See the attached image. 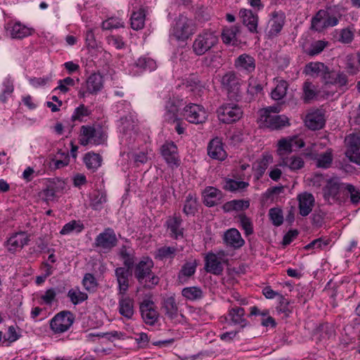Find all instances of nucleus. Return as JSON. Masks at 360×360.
Segmentation results:
<instances>
[{
  "label": "nucleus",
  "mask_w": 360,
  "mask_h": 360,
  "mask_svg": "<svg viewBox=\"0 0 360 360\" xmlns=\"http://www.w3.org/2000/svg\"><path fill=\"white\" fill-rule=\"evenodd\" d=\"M134 266V277L144 288L152 289L159 283L160 278L152 271L154 266L152 259L143 257Z\"/></svg>",
  "instance_id": "nucleus-1"
},
{
  "label": "nucleus",
  "mask_w": 360,
  "mask_h": 360,
  "mask_svg": "<svg viewBox=\"0 0 360 360\" xmlns=\"http://www.w3.org/2000/svg\"><path fill=\"white\" fill-rule=\"evenodd\" d=\"M218 41L214 31L204 30L195 38L192 45L193 51L196 56H202L215 46Z\"/></svg>",
  "instance_id": "nucleus-2"
},
{
  "label": "nucleus",
  "mask_w": 360,
  "mask_h": 360,
  "mask_svg": "<svg viewBox=\"0 0 360 360\" xmlns=\"http://www.w3.org/2000/svg\"><path fill=\"white\" fill-rule=\"evenodd\" d=\"M106 136L101 129H95L94 127L83 125L81 127L79 142L82 146L92 144L98 146L103 144Z\"/></svg>",
  "instance_id": "nucleus-3"
},
{
  "label": "nucleus",
  "mask_w": 360,
  "mask_h": 360,
  "mask_svg": "<svg viewBox=\"0 0 360 360\" xmlns=\"http://www.w3.org/2000/svg\"><path fill=\"white\" fill-rule=\"evenodd\" d=\"M103 77L99 72L91 74L82 84L78 91V96L84 98L89 94H97L103 88Z\"/></svg>",
  "instance_id": "nucleus-4"
},
{
  "label": "nucleus",
  "mask_w": 360,
  "mask_h": 360,
  "mask_svg": "<svg viewBox=\"0 0 360 360\" xmlns=\"http://www.w3.org/2000/svg\"><path fill=\"white\" fill-rule=\"evenodd\" d=\"M181 115L187 122L200 124L207 120V112L205 108L199 104L189 103L182 110Z\"/></svg>",
  "instance_id": "nucleus-5"
},
{
  "label": "nucleus",
  "mask_w": 360,
  "mask_h": 360,
  "mask_svg": "<svg viewBox=\"0 0 360 360\" xmlns=\"http://www.w3.org/2000/svg\"><path fill=\"white\" fill-rule=\"evenodd\" d=\"M219 120L225 124H231L238 121L243 116V111L236 103H224L217 110Z\"/></svg>",
  "instance_id": "nucleus-6"
},
{
  "label": "nucleus",
  "mask_w": 360,
  "mask_h": 360,
  "mask_svg": "<svg viewBox=\"0 0 360 360\" xmlns=\"http://www.w3.org/2000/svg\"><path fill=\"white\" fill-rule=\"evenodd\" d=\"M345 183L340 178L333 177L327 180L326 184L323 188V195L326 201L333 204L340 201V194L343 193Z\"/></svg>",
  "instance_id": "nucleus-7"
},
{
  "label": "nucleus",
  "mask_w": 360,
  "mask_h": 360,
  "mask_svg": "<svg viewBox=\"0 0 360 360\" xmlns=\"http://www.w3.org/2000/svg\"><path fill=\"white\" fill-rule=\"evenodd\" d=\"M221 84L227 91L231 100L238 101L240 98V79L233 72L226 73L221 79Z\"/></svg>",
  "instance_id": "nucleus-8"
},
{
  "label": "nucleus",
  "mask_w": 360,
  "mask_h": 360,
  "mask_svg": "<svg viewBox=\"0 0 360 360\" xmlns=\"http://www.w3.org/2000/svg\"><path fill=\"white\" fill-rule=\"evenodd\" d=\"M117 241L115 231L112 228H106L96 237L94 247L108 252L117 245Z\"/></svg>",
  "instance_id": "nucleus-9"
},
{
  "label": "nucleus",
  "mask_w": 360,
  "mask_h": 360,
  "mask_svg": "<svg viewBox=\"0 0 360 360\" xmlns=\"http://www.w3.org/2000/svg\"><path fill=\"white\" fill-rule=\"evenodd\" d=\"M72 313L63 311L57 314L50 322V328L54 333H63L67 331L74 322Z\"/></svg>",
  "instance_id": "nucleus-10"
},
{
  "label": "nucleus",
  "mask_w": 360,
  "mask_h": 360,
  "mask_svg": "<svg viewBox=\"0 0 360 360\" xmlns=\"http://www.w3.org/2000/svg\"><path fill=\"white\" fill-rule=\"evenodd\" d=\"M323 82L325 85H334L343 91L348 89L349 81L347 75L344 72L328 69L323 76Z\"/></svg>",
  "instance_id": "nucleus-11"
},
{
  "label": "nucleus",
  "mask_w": 360,
  "mask_h": 360,
  "mask_svg": "<svg viewBox=\"0 0 360 360\" xmlns=\"http://www.w3.org/2000/svg\"><path fill=\"white\" fill-rule=\"evenodd\" d=\"M304 141L297 136L283 138L278 142L277 152L281 157H283L290 153L294 150V148H300L304 147Z\"/></svg>",
  "instance_id": "nucleus-12"
},
{
  "label": "nucleus",
  "mask_w": 360,
  "mask_h": 360,
  "mask_svg": "<svg viewBox=\"0 0 360 360\" xmlns=\"http://www.w3.org/2000/svg\"><path fill=\"white\" fill-rule=\"evenodd\" d=\"M183 219L179 215L174 214L166 221L167 231L170 238L178 240L184 236V229L182 226Z\"/></svg>",
  "instance_id": "nucleus-13"
},
{
  "label": "nucleus",
  "mask_w": 360,
  "mask_h": 360,
  "mask_svg": "<svg viewBox=\"0 0 360 360\" xmlns=\"http://www.w3.org/2000/svg\"><path fill=\"white\" fill-rule=\"evenodd\" d=\"M193 22L184 16H179L173 29V34L178 39H185L193 32Z\"/></svg>",
  "instance_id": "nucleus-14"
},
{
  "label": "nucleus",
  "mask_w": 360,
  "mask_h": 360,
  "mask_svg": "<svg viewBox=\"0 0 360 360\" xmlns=\"http://www.w3.org/2000/svg\"><path fill=\"white\" fill-rule=\"evenodd\" d=\"M161 155L169 167L179 165L177 146L174 142L165 143L161 147Z\"/></svg>",
  "instance_id": "nucleus-15"
},
{
  "label": "nucleus",
  "mask_w": 360,
  "mask_h": 360,
  "mask_svg": "<svg viewBox=\"0 0 360 360\" xmlns=\"http://www.w3.org/2000/svg\"><path fill=\"white\" fill-rule=\"evenodd\" d=\"M141 316L146 324L153 325L158 319L155 303L150 300H144L140 304Z\"/></svg>",
  "instance_id": "nucleus-16"
},
{
  "label": "nucleus",
  "mask_w": 360,
  "mask_h": 360,
  "mask_svg": "<svg viewBox=\"0 0 360 360\" xmlns=\"http://www.w3.org/2000/svg\"><path fill=\"white\" fill-rule=\"evenodd\" d=\"M132 268L126 266L117 267L115 269V276L118 284V294L127 293L129 287V277Z\"/></svg>",
  "instance_id": "nucleus-17"
},
{
  "label": "nucleus",
  "mask_w": 360,
  "mask_h": 360,
  "mask_svg": "<svg viewBox=\"0 0 360 360\" xmlns=\"http://www.w3.org/2000/svg\"><path fill=\"white\" fill-rule=\"evenodd\" d=\"M285 15L281 11H274L269 20L268 36L270 38L276 37L282 30L285 23Z\"/></svg>",
  "instance_id": "nucleus-18"
},
{
  "label": "nucleus",
  "mask_w": 360,
  "mask_h": 360,
  "mask_svg": "<svg viewBox=\"0 0 360 360\" xmlns=\"http://www.w3.org/2000/svg\"><path fill=\"white\" fill-rule=\"evenodd\" d=\"M261 121L271 129H278L289 125V120L286 116L276 114L261 115Z\"/></svg>",
  "instance_id": "nucleus-19"
},
{
  "label": "nucleus",
  "mask_w": 360,
  "mask_h": 360,
  "mask_svg": "<svg viewBox=\"0 0 360 360\" xmlns=\"http://www.w3.org/2000/svg\"><path fill=\"white\" fill-rule=\"evenodd\" d=\"M205 270L214 275H221L224 271V263L215 253L209 252L205 257Z\"/></svg>",
  "instance_id": "nucleus-20"
},
{
  "label": "nucleus",
  "mask_w": 360,
  "mask_h": 360,
  "mask_svg": "<svg viewBox=\"0 0 360 360\" xmlns=\"http://www.w3.org/2000/svg\"><path fill=\"white\" fill-rule=\"evenodd\" d=\"M299 213L302 217L308 216L315 205L314 195L308 192L300 193L297 197Z\"/></svg>",
  "instance_id": "nucleus-21"
},
{
  "label": "nucleus",
  "mask_w": 360,
  "mask_h": 360,
  "mask_svg": "<svg viewBox=\"0 0 360 360\" xmlns=\"http://www.w3.org/2000/svg\"><path fill=\"white\" fill-rule=\"evenodd\" d=\"M119 295V312L127 319L132 318L134 313V300L133 298L125 294H118Z\"/></svg>",
  "instance_id": "nucleus-22"
},
{
  "label": "nucleus",
  "mask_w": 360,
  "mask_h": 360,
  "mask_svg": "<svg viewBox=\"0 0 360 360\" xmlns=\"http://www.w3.org/2000/svg\"><path fill=\"white\" fill-rule=\"evenodd\" d=\"M30 238L25 232H18L12 235L6 242L9 252L13 253L21 250L29 242Z\"/></svg>",
  "instance_id": "nucleus-23"
},
{
  "label": "nucleus",
  "mask_w": 360,
  "mask_h": 360,
  "mask_svg": "<svg viewBox=\"0 0 360 360\" xmlns=\"http://www.w3.org/2000/svg\"><path fill=\"white\" fill-rule=\"evenodd\" d=\"M207 154L211 158L221 161L226 158L227 155L220 138L215 137L210 141L207 146Z\"/></svg>",
  "instance_id": "nucleus-24"
},
{
  "label": "nucleus",
  "mask_w": 360,
  "mask_h": 360,
  "mask_svg": "<svg viewBox=\"0 0 360 360\" xmlns=\"http://www.w3.org/2000/svg\"><path fill=\"white\" fill-rule=\"evenodd\" d=\"M202 195L204 204L210 207L217 205L224 196L220 190L213 186H207Z\"/></svg>",
  "instance_id": "nucleus-25"
},
{
  "label": "nucleus",
  "mask_w": 360,
  "mask_h": 360,
  "mask_svg": "<svg viewBox=\"0 0 360 360\" xmlns=\"http://www.w3.org/2000/svg\"><path fill=\"white\" fill-rule=\"evenodd\" d=\"M224 241L226 245L238 249L241 248L245 241L241 237L240 232L236 229H230L224 234Z\"/></svg>",
  "instance_id": "nucleus-26"
},
{
  "label": "nucleus",
  "mask_w": 360,
  "mask_h": 360,
  "mask_svg": "<svg viewBox=\"0 0 360 360\" xmlns=\"http://www.w3.org/2000/svg\"><path fill=\"white\" fill-rule=\"evenodd\" d=\"M198 262L196 259L185 262L178 273V281L181 284L187 282L195 274Z\"/></svg>",
  "instance_id": "nucleus-27"
},
{
  "label": "nucleus",
  "mask_w": 360,
  "mask_h": 360,
  "mask_svg": "<svg viewBox=\"0 0 360 360\" xmlns=\"http://www.w3.org/2000/svg\"><path fill=\"white\" fill-rule=\"evenodd\" d=\"M235 66L240 71L251 73L255 69V60L252 56L243 53L236 58Z\"/></svg>",
  "instance_id": "nucleus-28"
},
{
  "label": "nucleus",
  "mask_w": 360,
  "mask_h": 360,
  "mask_svg": "<svg viewBox=\"0 0 360 360\" xmlns=\"http://www.w3.org/2000/svg\"><path fill=\"white\" fill-rule=\"evenodd\" d=\"M185 87L187 91L193 93L196 97H200L206 89L205 83L195 76L190 77L186 79Z\"/></svg>",
  "instance_id": "nucleus-29"
},
{
  "label": "nucleus",
  "mask_w": 360,
  "mask_h": 360,
  "mask_svg": "<svg viewBox=\"0 0 360 360\" xmlns=\"http://www.w3.org/2000/svg\"><path fill=\"white\" fill-rule=\"evenodd\" d=\"M306 126L311 130L321 129L325 124L323 113L320 110H316L309 113L305 119Z\"/></svg>",
  "instance_id": "nucleus-30"
},
{
  "label": "nucleus",
  "mask_w": 360,
  "mask_h": 360,
  "mask_svg": "<svg viewBox=\"0 0 360 360\" xmlns=\"http://www.w3.org/2000/svg\"><path fill=\"white\" fill-rule=\"evenodd\" d=\"M240 15L243 18V24L252 33L257 32L258 16L254 14L251 10L241 9Z\"/></svg>",
  "instance_id": "nucleus-31"
},
{
  "label": "nucleus",
  "mask_w": 360,
  "mask_h": 360,
  "mask_svg": "<svg viewBox=\"0 0 360 360\" xmlns=\"http://www.w3.org/2000/svg\"><path fill=\"white\" fill-rule=\"evenodd\" d=\"M182 250V248H181ZM180 251L177 247L175 246H162L158 248L155 252V258L160 261H166L167 259H173L176 253Z\"/></svg>",
  "instance_id": "nucleus-32"
},
{
  "label": "nucleus",
  "mask_w": 360,
  "mask_h": 360,
  "mask_svg": "<svg viewBox=\"0 0 360 360\" xmlns=\"http://www.w3.org/2000/svg\"><path fill=\"white\" fill-rule=\"evenodd\" d=\"M328 69V67L323 63L311 62L306 65L304 71L311 76H320L323 80V76Z\"/></svg>",
  "instance_id": "nucleus-33"
},
{
  "label": "nucleus",
  "mask_w": 360,
  "mask_h": 360,
  "mask_svg": "<svg viewBox=\"0 0 360 360\" xmlns=\"http://www.w3.org/2000/svg\"><path fill=\"white\" fill-rule=\"evenodd\" d=\"M178 107L174 99L169 98L165 104V112L164 115L165 121L169 123H174L178 120Z\"/></svg>",
  "instance_id": "nucleus-34"
},
{
  "label": "nucleus",
  "mask_w": 360,
  "mask_h": 360,
  "mask_svg": "<svg viewBox=\"0 0 360 360\" xmlns=\"http://www.w3.org/2000/svg\"><path fill=\"white\" fill-rule=\"evenodd\" d=\"M228 315L233 324H240L242 327H245L247 325V321L244 318L245 309L243 308L238 307H232L229 310Z\"/></svg>",
  "instance_id": "nucleus-35"
},
{
  "label": "nucleus",
  "mask_w": 360,
  "mask_h": 360,
  "mask_svg": "<svg viewBox=\"0 0 360 360\" xmlns=\"http://www.w3.org/2000/svg\"><path fill=\"white\" fill-rule=\"evenodd\" d=\"M198 211V200L195 194L189 193L184 205L183 212L186 216H194Z\"/></svg>",
  "instance_id": "nucleus-36"
},
{
  "label": "nucleus",
  "mask_w": 360,
  "mask_h": 360,
  "mask_svg": "<svg viewBox=\"0 0 360 360\" xmlns=\"http://www.w3.org/2000/svg\"><path fill=\"white\" fill-rule=\"evenodd\" d=\"M239 32V28L237 26L225 27L221 32V39L227 45H235L237 44V34Z\"/></svg>",
  "instance_id": "nucleus-37"
},
{
  "label": "nucleus",
  "mask_w": 360,
  "mask_h": 360,
  "mask_svg": "<svg viewBox=\"0 0 360 360\" xmlns=\"http://www.w3.org/2000/svg\"><path fill=\"white\" fill-rule=\"evenodd\" d=\"M250 206V202L245 200H233L224 203L222 209L224 212H230L231 211H241L248 209Z\"/></svg>",
  "instance_id": "nucleus-38"
},
{
  "label": "nucleus",
  "mask_w": 360,
  "mask_h": 360,
  "mask_svg": "<svg viewBox=\"0 0 360 360\" xmlns=\"http://www.w3.org/2000/svg\"><path fill=\"white\" fill-rule=\"evenodd\" d=\"M31 34L32 29L20 22H15L11 28V34L13 38L22 39L31 35Z\"/></svg>",
  "instance_id": "nucleus-39"
},
{
  "label": "nucleus",
  "mask_w": 360,
  "mask_h": 360,
  "mask_svg": "<svg viewBox=\"0 0 360 360\" xmlns=\"http://www.w3.org/2000/svg\"><path fill=\"white\" fill-rule=\"evenodd\" d=\"M106 202V193L100 190L96 191L91 198L90 206L94 210H101Z\"/></svg>",
  "instance_id": "nucleus-40"
},
{
  "label": "nucleus",
  "mask_w": 360,
  "mask_h": 360,
  "mask_svg": "<svg viewBox=\"0 0 360 360\" xmlns=\"http://www.w3.org/2000/svg\"><path fill=\"white\" fill-rule=\"evenodd\" d=\"M84 161L86 167L94 172L101 165L102 158L99 154L88 153L85 155Z\"/></svg>",
  "instance_id": "nucleus-41"
},
{
  "label": "nucleus",
  "mask_w": 360,
  "mask_h": 360,
  "mask_svg": "<svg viewBox=\"0 0 360 360\" xmlns=\"http://www.w3.org/2000/svg\"><path fill=\"white\" fill-rule=\"evenodd\" d=\"M163 309L169 319H173L177 316L178 307L174 297H169L164 300Z\"/></svg>",
  "instance_id": "nucleus-42"
},
{
  "label": "nucleus",
  "mask_w": 360,
  "mask_h": 360,
  "mask_svg": "<svg viewBox=\"0 0 360 360\" xmlns=\"http://www.w3.org/2000/svg\"><path fill=\"white\" fill-rule=\"evenodd\" d=\"M281 166H286L292 171L300 169L304 167L303 159L299 156H292L290 158H282Z\"/></svg>",
  "instance_id": "nucleus-43"
},
{
  "label": "nucleus",
  "mask_w": 360,
  "mask_h": 360,
  "mask_svg": "<svg viewBox=\"0 0 360 360\" xmlns=\"http://www.w3.org/2000/svg\"><path fill=\"white\" fill-rule=\"evenodd\" d=\"M182 295L188 300L195 301L202 298L203 292L200 287H186L182 290Z\"/></svg>",
  "instance_id": "nucleus-44"
},
{
  "label": "nucleus",
  "mask_w": 360,
  "mask_h": 360,
  "mask_svg": "<svg viewBox=\"0 0 360 360\" xmlns=\"http://www.w3.org/2000/svg\"><path fill=\"white\" fill-rule=\"evenodd\" d=\"M145 24V12L142 9L133 12L131 16V27L134 30H141Z\"/></svg>",
  "instance_id": "nucleus-45"
},
{
  "label": "nucleus",
  "mask_w": 360,
  "mask_h": 360,
  "mask_svg": "<svg viewBox=\"0 0 360 360\" xmlns=\"http://www.w3.org/2000/svg\"><path fill=\"white\" fill-rule=\"evenodd\" d=\"M288 88V84L286 81H279L271 93V98L275 101L283 99L287 94Z\"/></svg>",
  "instance_id": "nucleus-46"
},
{
  "label": "nucleus",
  "mask_w": 360,
  "mask_h": 360,
  "mask_svg": "<svg viewBox=\"0 0 360 360\" xmlns=\"http://www.w3.org/2000/svg\"><path fill=\"white\" fill-rule=\"evenodd\" d=\"M333 157L331 149H328L326 152L321 153L316 158V166L319 168H329L333 162Z\"/></svg>",
  "instance_id": "nucleus-47"
},
{
  "label": "nucleus",
  "mask_w": 360,
  "mask_h": 360,
  "mask_svg": "<svg viewBox=\"0 0 360 360\" xmlns=\"http://www.w3.org/2000/svg\"><path fill=\"white\" fill-rule=\"evenodd\" d=\"M344 195H349L352 204H358L360 202V190L350 184L345 183Z\"/></svg>",
  "instance_id": "nucleus-48"
},
{
  "label": "nucleus",
  "mask_w": 360,
  "mask_h": 360,
  "mask_svg": "<svg viewBox=\"0 0 360 360\" xmlns=\"http://www.w3.org/2000/svg\"><path fill=\"white\" fill-rule=\"evenodd\" d=\"M84 229V224L79 221L72 220L63 226L60 231V233L61 235H68L73 231L80 233L83 231Z\"/></svg>",
  "instance_id": "nucleus-49"
},
{
  "label": "nucleus",
  "mask_w": 360,
  "mask_h": 360,
  "mask_svg": "<svg viewBox=\"0 0 360 360\" xmlns=\"http://www.w3.org/2000/svg\"><path fill=\"white\" fill-rule=\"evenodd\" d=\"M327 17V11L319 10L311 19V29L321 32L323 30V23Z\"/></svg>",
  "instance_id": "nucleus-50"
},
{
  "label": "nucleus",
  "mask_w": 360,
  "mask_h": 360,
  "mask_svg": "<svg viewBox=\"0 0 360 360\" xmlns=\"http://www.w3.org/2000/svg\"><path fill=\"white\" fill-rule=\"evenodd\" d=\"M249 184L243 181H236L233 179H226L223 188L226 191L234 192L239 190H243L247 188Z\"/></svg>",
  "instance_id": "nucleus-51"
},
{
  "label": "nucleus",
  "mask_w": 360,
  "mask_h": 360,
  "mask_svg": "<svg viewBox=\"0 0 360 360\" xmlns=\"http://www.w3.org/2000/svg\"><path fill=\"white\" fill-rule=\"evenodd\" d=\"M128 249L129 248L126 245H122L120 250V256L123 259L124 266L133 268L135 257Z\"/></svg>",
  "instance_id": "nucleus-52"
},
{
  "label": "nucleus",
  "mask_w": 360,
  "mask_h": 360,
  "mask_svg": "<svg viewBox=\"0 0 360 360\" xmlns=\"http://www.w3.org/2000/svg\"><path fill=\"white\" fill-rule=\"evenodd\" d=\"M276 311L278 314H283L286 317L292 313V307L290 304V301L282 295H279Z\"/></svg>",
  "instance_id": "nucleus-53"
},
{
  "label": "nucleus",
  "mask_w": 360,
  "mask_h": 360,
  "mask_svg": "<svg viewBox=\"0 0 360 360\" xmlns=\"http://www.w3.org/2000/svg\"><path fill=\"white\" fill-rule=\"evenodd\" d=\"M91 111L89 109L88 107L85 106L84 104H81L74 110L71 117V120L73 122H83L86 117H88L91 115Z\"/></svg>",
  "instance_id": "nucleus-54"
},
{
  "label": "nucleus",
  "mask_w": 360,
  "mask_h": 360,
  "mask_svg": "<svg viewBox=\"0 0 360 360\" xmlns=\"http://www.w3.org/2000/svg\"><path fill=\"white\" fill-rule=\"evenodd\" d=\"M136 66L143 70L152 71L156 68L155 61L147 57H141L136 61Z\"/></svg>",
  "instance_id": "nucleus-55"
},
{
  "label": "nucleus",
  "mask_w": 360,
  "mask_h": 360,
  "mask_svg": "<svg viewBox=\"0 0 360 360\" xmlns=\"http://www.w3.org/2000/svg\"><path fill=\"white\" fill-rule=\"evenodd\" d=\"M269 216L272 224L276 226H281L283 222V212L280 208H271L269 211Z\"/></svg>",
  "instance_id": "nucleus-56"
},
{
  "label": "nucleus",
  "mask_w": 360,
  "mask_h": 360,
  "mask_svg": "<svg viewBox=\"0 0 360 360\" xmlns=\"http://www.w3.org/2000/svg\"><path fill=\"white\" fill-rule=\"evenodd\" d=\"M124 27V22L117 17L109 18L102 22L103 30L118 29Z\"/></svg>",
  "instance_id": "nucleus-57"
},
{
  "label": "nucleus",
  "mask_w": 360,
  "mask_h": 360,
  "mask_svg": "<svg viewBox=\"0 0 360 360\" xmlns=\"http://www.w3.org/2000/svg\"><path fill=\"white\" fill-rule=\"evenodd\" d=\"M238 218L239 219L240 226L245 231L246 236H250L253 233V225L251 219L248 217L245 214L241 213L238 214Z\"/></svg>",
  "instance_id": "nucleus-58"
},
{
  "label": "nucleus",
  "mask_w": 360,
  "mask_h": 360,
  "mask_svg": "<svg viewBox=\"0 0 360 360\" xmlns=\"http://www.w3.org/2000/svg\"><path fill=\"white\" fill-rule=\"evenodd\" d=\"M68 296L74 304H78L88 298V295L85 292L75 289L70 290Z\"/></svg>",
  "instance_id": "nucleus-59"
},
{
  "label": "nucleus",
  "mask_w": 360,
  "mask_h": 360,
  "mask_svg": "<svg viewBox=\"0 0 360 360\" xmlns=\"http://www.w3.org/2000/svg\"><path fill=\"white\" fill-rule=\"evenodd\" d=\"M327 42L319 40L313 42L307 51V54L310 56H314L321 53L327 46Z\"/></svg>",
  "instance_id": "nucleus-60"
},
{
  "label": "nucleus",
  "mask_w": 360,
  "mask_h": 360,
  "mask_svg": "<svg viewBox=\"0 0 360 360\" xmlns=\"http://www.w3.org/2000/svg\"><path fill=\"white\" fill-rule=\"evenodd\" d=\"M316 95L314 86L309 82H305L303 84V100L305 103L309 102Z\"/></svg>",
  "instance_id": "nucleus-61"
},
{
  "label": "nucleus",
  "mask_w": 360,
  "mask_h": 360,
  "mask_svg": "<svg viewBox=\"0 0 360 360\" xmlns=\"http://www.w3.org/2000/svg\"><path fill=\"white\" fill-rule=\"evenodd\" d=\"M75 84V81L72 78L68 77L58 81V86L55 88L54 91L59 90L61 93L65 94L69 91V87L73 86Z\"/></svg>",
  "instance_id": "nucleus-62"
},
{
  "label": "nucleus",
  "mask_w": 360,
  "mask_h": 360,
  "mask_svg": "<svg viewBox=\"0 0 360 360\" xmlns=\"http://www.w3.org/2000/svg\"><path fill=\"white\" fill-rule=\"evenodd\" d=\"M329 239H323L322 238H319L314 240L309 244L304 246V249L307 250L311 249H323L326 247L330 243Z\"/></svg>",
  "instance_id": "nucleus-63"
},
{
  "label": "nucleus",
  "mask_w": 360,
  "mask_h": 360,
  "mask_svg": "<svg viewBox=\"0 0 360 360\" xmlns=\"http://www.w3.org/2000/svg\"><path fill=\"white\" fill-rule=\"evenodd\" d=\"M354 33L350 28L342 29L340 32L339 41L342 44H349L354 39Z\"/></svg>",
  "instance_id": "nucleus-64"
}]
</instances>
